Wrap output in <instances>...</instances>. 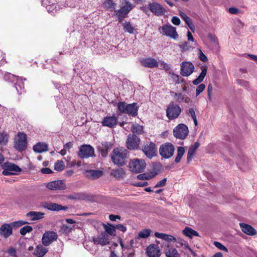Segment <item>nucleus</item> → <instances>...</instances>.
<instances>
[{
    "label": "nucleus",
    "instance_id": "obj_1",
    "mask_svg": "<svg viewBox=\"0 0 257 257\" xmlns=\"http://www.w3.org/2000/svg\"><path fill=\"white\" fill-rule=\"evenodd\" d=\"M128 151L123 148H115L112 151L111 160L114 164L122 166L128 158Z\"/></svg>",
    "mask_w": 257,
    "mask_h": 257
},
{
    "label": "nucleus",
    "instance_id": "obj_2",
    "mask_svg": "<svg viewBox=\"0 0 257 257\" xmlns=\"http://www.w3.org/2000/svg\"><path fill=\"white\" fill-rule=\"evenodd\" d=\"M117 106L118 110L122 113H126L133 117H135L138 115L139 107L137 103L134 102L127 104L124 101L119 102Z\"/></svg>",
    "mask_w": 257,
    "mask_h": 257
},
{
    "label": "nucleus",
    "instance_id": "obj_3",
    "mask_svg": "<svg viewBox=\"0 0 257 257\" xmlns=\"http://www.w3.org/2000/svg\"><path fill=\"white\" fill-rule=\"evenodd\" d=\"M182 112L181 107L174 101H171L166 109V116L169 120L178 118Z\"/></svg>",
    "mask_w": 257,
    "mask_h": 257
},
{
    "label": "nucleus",
    "instance_id": "obj_4",
    "mask_svg": "<svg viewBox=\"0 0 257 257\" xmlns=\"http://www.w3.org/2000/svg\"><path fill=\"white\" fill-rule=\"evenodd\" d=\"M142 151L146 157L149 159H152L157 155V146L152 142H147L143 145Z\"/></svg>",
    "mask_w": 257,
    "mask_h": 257
},
{
    "label": "nucleus",
    "instance_id": "obj_5",
    "mask_svg": "<svg viewBox=\"0 0 257 257\" xmlns=\"http://www.w3.org/2000/svg\"><path fill=\"white\" fill-rule=\"evenodd\" d=\"M175 151V147L171 143H166L161 145L159 148V153L161 156L165 159H169L172 157Z\"/></svg>",
    "mask_w": 257,
    "mask_h": 257
},
{
    "label": "nucleus",
    "instance_id": "obj_6",
    "mask_svg": "<svg viewBox=\"0 0 257 257\" xmlns=\"http://www.w3.org/2000/svg\"><path fill=\"white\" fill-rule=\"evenodd\" d=\"M140 138L134 134H130L126 141V147L130 150H136L139 148Z\"/></svg>",
    "mask_w": 257,
    "mask_h": 257
},
{
    "label": "nucleus",
    "instance_id": "obj_7",
    "mask_svg": "<svg viewBox=\"0 0 257 257\" xmlns=\"http://www.w3.org/2000/svg\"><path fill=\"white\" fill-rule=\"evenodd\" d=\"M15 148L19 151L25 150L27 147V136L23 133H19L15 138Z\"/></svg>",
    "mask_w": 257,
    "mask_h": 257
},
{
    "label": "nucleus",
    "instance_id": "obj_8",
    "mask_svg": "<svg viewBox=\"0 0 257 257\" xmlns=\"http://www.w3.org/2000/svg\"><path fill=\"white\" fill-rule=\"evenodd\" d=\"M94 154V148L89 145H83L80 146L78 156L81 159L88 158Z\"/></svg>",
    "mask_w": 257,
    "mask_h": 257
},
{
    "label": "nucleus",
    "instance_id": "obj_9",
    "mask_svg": "<svg viewBox=\"0 0 257 257\" xmlns=\"http://www.w3.org/2000/svg\"><path fill=\"white\" fill-rule=\"evenodd\" d=\"M173 134L176 138L183 140L188 134V127L184 124H179L174 129Z\"/></svg>",
    "mask_w": 257,
    "mask_h": 257
},
{
    "label": "nucleus",
    "instance_id": "obj_10",
    "mask_svg": "<svg viewBox=\"0 0 257 257\" xmlns=\"http://www.w3.org/2000/svg\"><path fill=\"white\" fill-rule=\"evenodd\" d=\"M145 167L146 163L142 159H135L130 163V168L134 172H141L144 170Z\"/></svg>",
    "mask_w": 257,
    "mask_h": 257
},
{
    "label": "nucleus",
    "instance_id": "obj_11",
    "mask_svg": "<svg viewBox=\"0 0 257 257\" xmlns=\"http://www.w3.org/2000/svg\"><path fill=\"white\" fill-rule=\"evenodd\" d=\"M120 4L119 9L116 10L115 12L126 16L134 8L133 4L127 0H120Z\"/></svg>",
    "mask_w": 257,
    "mask_h": 257
},
{
    "label": "nucleus",
    "instance_id": "obj_12",
    "mask_svg": "<svg viewBox=\"0 0 257 257\" xmlns=\"http://www.w3.org/2000/svg\"><path fill=\"white\" fill-rule=\"evenodd\" d=\"M162 29L161 33L163 35L169 36L174 39H177L178 38V35L176 32V28L172 26L171 25H165L160 28Z\"/></svg>",
    "mask_w": 257,
    "mask_h": 257
},
{
    "label": "nucleus",
    "instance_id": "obj_13",
    "mask_svg": "<svg viewBox=\"0 0 257 257\" xmlns=\"http://www.w3.org/2000/svg\"><path fill=\"white\" fill-rule=\"evenodd\" d=\"M194 70V65L190 62H183L181 65L180 73L183 76H190Z\"/></svg>",
    "mask_w": 257,
    "mask_h": 257
},
{
    "label": "nucleus",
    "instance_id": "obj_14",
    "mask_svg": "<svg viewBox=\"0 0 257 257\" xmlns=\"http://www.w3.org/2000/svg\"><path fill=\"white\" fill-rule=\"evenodd\" d=\"M93 241L95 245L104 246L110 244L108 235L105 232H102L96 237H93Z\"/></svg>",
    "mask_w": 257,
    "mask_h": 257
},
{
    "label": "nucleus",
    "instance_id": "obj_15",
    "mask_svg": "<svg viewBox=\"0 0 257 257\" xmlns=\"http://www.w3.org/2000/svg\"><path fill=\"white\" fill-rule=\"evenodd\" d=\"M57 234L54 231H47L44 233L42 241L43 245L48 246L57 239Z\"/></svg>",
    "mask_w": 257,
    "mask_h": 257
},
{
    "label": "nucleus",
    "instance_id": "obj_16",
    "mask_svg": "<svg viewBox=\"0 0 257 257\" xmlns=\"http://www.w3.org/2000/svg\"><path fill=\"white\" fill-rule=\"evenodd\" d=\"M21 171V169L18 165L8 162L6 163L3 174L4 175H16L17 172H20Z\"/></svg>",
    "mask_w": 257,
    "mask_h": 257
},
{
    "label": "nucleus",
    "instance_id": "obj_17",
    "mask_svg": "<svg viewBox=\"0 0 257 257\" xmlns=\"http://www.w3.org/2000/svg\"><path fill=\"white\" fill-rule=\"evenodd\" d=\"M146 254L149 257H160L161 251L158 245L152 243L147 247Z\"/></svg>",
    "mask_w": 257,
    "mask_h": 257
},
{
    "label": "nucleus",
    "instance_id": "obj_18",
    "mask_svg": "<svg viewBox=\"0 0 257 257\" xmlns=\"http://www.w3.org/2000/svg\"><path fill=\"white\" fill-rule=\"evenodd\" d=\"M94 196L84 193H76L68 196V198L73 200H82L86 201H94Z\"/></svg>",
    "mask_w": 257,
    "mask_h": 257
},
{
    "label": "nucleus",
    "instance_id": "obj_19",
    "mask_svg": "<svg viewBox=\"0 0 257 257\" xmlns=\"http://www.w3.org/2000/svg\"><path fill=\"white\" fill-rule=\"evenodd\" d=\"M47 187L51 190H63L66 189V186L62 180L50 182L47 184Z\"/></svg>",
    "mask_w": 257,
    "mask_h": 257
},
{
    "label": "nucleus",
    "instance_id": "obj_20",
    "mask_svg": "<svg viewBox=\"0 0 257 257\" xmlns=\"http://www.w3.org/2000/svg\"><path fill=\"white\" fill-rule=\"evenodd\" d=\"M149 8L156 16L163 15L166 12L165 9L161 5L157 3H150Z\"/></svg>",
    "mask_w": 257,
    "mask_h": 257
},
{
    "label": "nucleus",
    "instance_id": "obj_21",
    "mask_svg": "<svg viewBox=\"0 0 257 257\" xmlns=\"http://www.w3.org/2000/svg\"><path fill=\"white\" fill-rule=\"evenodd\" d=\"M140 62L142 66L150 68L157 67L159 65L158 61L155 58L150 57L142 59Z\"/></svg>",
    "mask_w": 257,
    "mask_h": 257
},
{
    "label": "nucleus",
    "instance_id": "obj_22",
    "mask_svg": "<svg viewBox=\"0 0 257 257\" xmlns=\"http://www.w3.org/2000/svg\"><path fill=\"white\" fill-rule=\"evenodd\" d=\"M117 123V118L115 116H106L104 117L101 123L103 126L110 128L114 127Z\"/></svg>",
    "mask_w": 257,
    "mask_h": 257
},
{
    "label": "nucleus",
    "instance_id": "obj_23",
    "mask_svg": "<svg viewBox=\"0 0 257 257\" xmlns=\"http://www.w3.org/2000/svg\"><path fill=\"white\" fill-rule=\"evenodd\" d=\"M44 207L48 210L54 211H58L62 210H66L68 209V207L66 206H63L61 205L50 202H46Z\"/></svg>",
    "mask_w": 257,
    "mask_h": 257
},
{
    "label": "nucleus",
    "instance_id": "obj_24",
    "mask_svg": "<svg viewBox=\"0 0 257 257\" xmlns=\"http://www.w3.org/2000/svg\"><path fill=\"white\" fill-rule=\"evenodd\" d=\"M239 225L242 231L244 233L250 236L256 234V231L251 225L243 223H240Z\"/></svg>",
    "mask_w": 257,
    "mask_h": 257
},
{
    "label": "nucleus",
    "instance_id": "obj_25",
    "mask_svg": "<svg viewBox=\"0 0 257 257\" xmlns=\"http://www.w3.org/2000/svg\"><path fill=\"white\" fill-rule=\"evenodd\" d=\"M13 227L11 223L4 224L0 228V234L8 238L12 234Z\"/></svg>",
    "mask_w": 257,
    "mask_h": 257
},
{
    "label": "nucleus",
    "instance_id": "obj_26",
    "mask_svg": "<svg viewBox=\"0 0 257 257\" xmlns=\"http://www.w3.org/2000/svg\"><path fill=\"white\" fill-rule=\"evenodd\" d=\"M171 93L176 101L179 103L184 102L186 103H188L191 100L190 97L182 93L172 92Z\"/></svg>",
    "mask_w": 257,
    "mask_h": 257
},
{
    "label": "nucleus",
    "instance_id": "obj_27",
    "mask_svg": "<svg viewBox=\"0 0 257 257\" xmlns=\"http://www.w3.org/2000/svg\"><path fill=\"white\" fill-rule=\"evenodd\" d=\"M200 146V143L198 142H196L194 143V145L191 146L189 147V150L187 153V163H189L190 161L193 158L194 154L196 151V150Z\"/></svg>",
    "mask_w": 257,
    "mask_h": 257
},
{
    "label": "nucleus",
    "instance_id": "obj_28",
    "mask_svg": "<svg viewBox=\"0 0 257 257\" xmlns=\"http://www.w3.org/2000/svg\"><path fill=\"white\" fill-rule=\"evenodd\" d=\"M44 213L37 211H30L26 214V216L29 217L32 221L42 219L44 217Z\"/></svg>",
    "mask_w": 257,
    "mask_h": 257
},
{
    "label": "nucleus",
    "instance_id": "obj_29",
    "mask_svg": "<svg viewBox=\"0 0 257 257\" xmlns=\"http://www.w3.org/2000/svg\"><path fill=\"white\" fill-rule=\"evenodd\" d=\"M34 151L36 153H41L47 151L48 150V145L44 143H38L33 146Z\"/></svg>",
    "mask_w": 257,
    "mask_h": 257
},
{
    "label": "nucleus",
    "instance_id": "obj_30",
    "mask_svg": "<svg viewBox=\"0 0 257 257\" xmlns=\"http://www.w3.org/2000/svg\"><path fill=\"white\" fill-rule=\"evenodd\" d=\"M110 175L117 179L123 178L125 176V172L123 169L119 168L112 170Z\"/></svg>",
    "mask_w": 257,
    "mask_h": 257
},
{
    "label": "nucleus",
    "instance_id": "obj_31",
    "mask_svg": "<svg viewBox=\"0 0 257 257\" xmlns=\"http://www.w3.org/2000/svg\"><path fill=\"white\" fill-rule=\"evenodd\" d=\"M104 7L107 10L113 12L115 11L116 4L112 0H105L103 3Z\"/></svg>",
    "mask_w": 257,
    "mask_h": 257
},
{
    "label": "nucleus",
    "instance_id": "obj_32",
    "mask_svg": "<svg viewBox=\"0 0 257 257\" xmlns=\"http://www.w3.org/2000/svg\"><path fill=\"white\" fill-rule=\"evenodd\" d=\"M109 226H107L106 224H103V228L105 230V232L107 233V234H109L111 236H115L116 235V229L114 225H112L110 224H108Z\"/></svg>",
    "mask_w": 257,
    "mask_h": 257
},
{
    "label": "nucleus",
    "instance_id": "obj_33",
    "mask_svg": "<svg viewBox=\"0 0 257 257\" xmlns=\"http://www.w3.org/2000/svg\"><path fill=\"white\" fill-rule=\"evenodd\" d=\"M122 26L124 32L130 34H134L135 31L137 30L130 22L125 21L122 24Z\"/></svg>",
    "mask_w": 257,
    "mask_h": 257
},
{
    "label": "nucleus",
    "instance_id": "obj_34",
    "mask_svg": "<svg viewBox=\"0 0 257 257\" xmlns=\"http://www.w3.org/2000/svg\"><path fill=\"white\" fill-rule=\"evenodd\" d=\"M48 251L47 248L42 245H38L35 249V254L38 257H43Z\"/></svg>",
    "mask_w": 257,
    "mask_h": 257
},
{
    "label": "nucleus",
    "instance_id": "obj_35",
    "mask_svg": "<svg viewBox=\"0 0 257 257\" xmlns=\"http://www.w3.org/2000/svg\"><path fill=\"white\" fill-rule=\"evenodd\" d=\"M207 73V68H204L202 70L201 72L200 73L199 76L196 78L195 80L193 81V84L194 85H198L200 83H201L203 80L204 79L205 76L206 75Z\"/></svg>",
    "mask_w": 257,
    "mask_h": 257
},
{
    "label": "nucleus",
    "instance_id": "obj_36",
    "mask_svg": "<svg viewBox=\"0 0 257 257\" xmlns=\"http://www.w3.org/2000/svg\"><path fill=\"white\" fill-rule=\"evenodd\" d=\"M183 233L184 235L189 237H192V236H199V234L196 231L188 227H186L183 230Z\"/></svg>",
    "mask_w": 257,
    "mask_h": 257
},
{
    "label": "nucleus",
    "instance_id": "obj_37",
    "mask_svg": "<svg viewBox=\"0 0 257 257\" xmlns=\"http://www.w3.org/2000/svg\"><path fill=\"white\" fill-rule=\"evenodd\" d=\"M185 153V149L182 147H179L177 150V156L175 159V162L178 163L180 162L181 158Z\"/></svg>",
    "mask_w": 257,
    "mask_h": 257
},
{
    "label": "nucleus",
    "instance_id": "obj_38",
    "mask_svg": "<svg viewBox=\"0 0 257 257\" xmlns=\"http://www.w3.org/2000/svg\"><path fill=\"white\" fill-rule=\"evenodd\" d=\"M167 257H180V254L174 248H169L165 252Z\"/></svg>",
    "mask_w": 257,
    "mask_h": 257
},
{
    "label": "nucleus",
    "instance_id": "obj_39",
    "mask_svg": "<svg viewBox=\"0 0 257 257\" xmlns=\"http://www.w3.org/2000/svg\"><path fill=\"white\" fill-rule=\"evenodd\" d=\"M151 230L150 229H145L139 231L138 234V238H146L148 237L151 234Z\"/></svg>",
    "mask_w": 257,
    "mask_h": 257
},
{
    "label": "nucleus",
    "instance_id": "obj_40",
    "mask_svg": "<svg viewBox=\"0 0 257 257\" xmlns=\"http://www.w3.org/2000/svg\"><path fill=\"white\" fill-rule=\"evenodd\" d=\"M131 131L133 134L136 133L138 135H140L143 133V127L138 124H133L131 127Z\"/></svg>",
    "mask_w": 257,
    "mask_h": 257
},
{
    "label": "nucleus",
    "instance_id": "obj_41",
    "mask_svg": "<svg viewBox=\"0 0 257 257\" xmlns=\"http://www.w3.org/2000/svg\"><path fill=\"white\" fill-rule=\"evenodd\" d=\"M59 9V6L57 4H53L52 5H49L47 7V9L49 13L54 14L56 13Z\"/></svg>",
    "mask_w": 257,
    "mask_h": 257
},
{
    "label": "nucleus",
    "instance_id": "obj_42",
    "mask_svg": "<svg viewBox=\"0 0 257 257\" xmlns=\"http://www.w3.org/2000/svg\"><path fill=\"white\" fill-rule=\"evenodd\" d=\"M88 173L93 179L98 178L102 175V171L98 170H90Z\"/></svg>",
    "mask_w": 257,
    "mask_h": 257
},
{
    "label": "nucleus",
    "instance_id": "obj_43",
    "mask_svg": "<svg viewBox=\"0 0 257 257\" xmlns=\"http://www.w3.org/2000/svg\"><path fill=\"white\" fill-rule=\"evenodd\" d=\"M18 77L15 76L11 73H8L4 76V79L6 81L15 82L16 80H18Z\"/></svg>",
    "mask_w": 257,
    "mask_h": 257
},
{
    "label": "nucleus",
    "instance_id": "obj_44",
    "mask_svg": "<svg viewBox=\"0 0 257 257\" xmlns=\"http://www.w3.org/2000/svg\"><path fill=\"white\" fill-rule=\"evenodd\" d=\"M54 169L57 171H61L64 169V163L62 160L57 161L54 165Z\"/></svg>",
    "mask_w": 257,
    "mask_h": 257
},
{
    "label": "nucleus",
    "instance_id": "obj_45",
    "mask_svg": "<svg viewBox=\"0 0 257 257\" xmlns=\"http://www.w3.org/2000/svg\"><path fill=\"white\" fill-rule=\"evenodd\" d=\"M9 139V136L6 133H0V145H5Z\"/></svg>",
    "mask_w": 257,
    "mask_h": 257
},
{
    "label": "nucleus",
    "instance_id": "obj_46",
    "mask_svg": "<svg viewBox=\"0 0 257 257\" xmlns=\"http://www.w3.org/2000/svg\"><path fill=\"white\" fill-rule=\"evenodd\" d=\"M33 230V228L31 226L26 225L21 228L20 233L22 235H25L27 233H29Z\"/></svg>",
    "mask_w": 257,
    "mask_h": 257
},
{
    "label": "nucleus",
    "instance_id": "obj_47",
    "mask_svg": "<svg viewBox=\"0 0 257 257\" xmlns=\"http://www.w3.org/2000/svg\"><path fill=\"white\" fill-rule=\"evenodd\" d=\"M28 222L27 221H23V220H19L17 221H15L11 223L12 226V227H19L24 224H27Z\"/></svg>",
    "mask_w": 257,
    "mask_h": 257
},
{
    "label": "nucleus",
    "instance_id": "obj_48",
    "mask_svg": "<svg viewBox=\"0 0 257 257\" xmlns=\"http://www.w3.org/2000/svg\"><path fill=\"white\" fill-rule=\"evenodd\" d=\"M16 81L17 82L15 84V87L17 91L19 92L20 90L24 88V84L23 82L20 81L19 78H18V80Z\"/></svg>",
    "mask_w": 257,
    "mask_h": 257
},
{
    "label": "nucleus",
    "instance_id": "obj_49",
    "mask_svg": "<svg viewBox=\"0 0 257 257\" xmlns=\"http://www.w3.org/2000/svg\"><path fill=\"white\" fill-rule=\"evenodd\" d=\"M213 244L220 250L225 251L226 252L228 251V249L224 245L218 241H214Z\"/></svg>",
    "mask_w": 257,
    "mask_h": 257
},
{
    "label": "nucleus",
    "instance_id": "obj_50",
    "mask_svg": "<svg viewBox=\"0 0 257 257\" xmlns=\"http://www.w3.org/2000/svg\"><path fill=\"white\" fill-rule=\"evenodd\" d=\"M154 235L155 237L161 238L165 241H167L168 240V234H167L156 232L154 234Z\"/></svg>",
    "mask_w": 257,
    "mask_h": 257
},
{
    "label": "nucleus",
    "instance_id": "obj_51",
    "mask_svg": "<svg viewBox=\"0 0 257 257\" xmlns=\"http://www.w3.org/2000/svg\"><path fill=\"white\" fill-rule=\"evenodd\" d=\"M179 15L181 18L185 22L186 24L188 23L192 20L187 15L182 12H180Z\"/></svg>",
    "mask_w": 257,
    "mask_h": 257
},
{
    "label": "nucleus",
    "instance_id": "obj_52",
    "mask_svg": "<svg viewBox=\"0 0 257 257\" xmlns=\"http://www.w3.org/2000/svg\"><path fill=\"white\" fill-rule=\"evenodd\" d=\"M205 85L204 84H200L199 86H198L196 88V96L199 95L200 93H201L205 89Z\"/></svg>",
    "mask_w": 257,
    "mask_h": 257
},
{
    "label": "nucleus",
    "instance_id": "obj_53",
    "mask_svg": "<svg viewBox=\"0 0 257 257\" xmlns=\"http://www.w3.org/2000/svg\"><path fill=\"white\" fill-rule=\"evenodd\" d=\"M114 15L117 18L118 21L119 23L122 22V20L124 18H126L127 16L121 14L120 13H117V12L114 11Z\"/></svg>",
    "mask_w": 257,
    "mask_h": 257
},
{
    "label": "nucleus",
    "instance_id": "obj_54",
    "mask_svg": "<svg viewBox=\"0 0 257 257\" xmlns=\"http://www.w3.org/2000/svg\"><path fill=\"white\" fill-rule=\"evenodd\" d=\"M167 182V179L164 178L163 179L161 180L159 182H158L156 185L155 186V188H158V187H164L166 185Z\"/></svg>",
    "mask_w": 257,
    "mask_h": 257
},
{
    "label": "nucleus",
    "instance_id": "obj_55",
    "mask_svg": "<svg viewBox=\"0 0 257 257\" xmlns=\"http://www.w3.org/2000/svg\"><path fill=\"white\" fill-rule=\"evenodd\" d=\"M208 38L210 40V41L214 44L215 46H216L218 44L217 39L214 35L209 34L208 35Z\"/></svg>",
    "mask_w": 257,
    "mask_h": 257
},
{
    "label": "nucleus",
    "instance_id": "obj_56",
    "mask_svg": "<svg viewBox=\"0 0 257 257\" xmlns=\"http://www.w3.org/2000/svg\"><path fill=\"white\" fill-rule=\"evenodd\" d=\"M186 113H187V114L191 116L192 118H193L196 117L194 109L192 107L189 108V109L188 110H187Z\"/></svg>",
    "mask_w": 257,
    "mask_h": 257
},
{
    "label": "nucleus",
    "instance_id": "obj_57",
    "mask_svg": "<svg viewBox=\"0 0 257 257\" xmlns=\"http://www.w3.org/2000/svg\"><path fill=\"white\" fill-rule=\"evenodd\" d=\"M212 85L211 83H210L207 87V95L208 98L210 100H211V92L212 91Z\"/></svg>",
    "mask_w": 257,
    "mask_h": 257
},
{
    "label": "nucleus",
    "instance_id": "obj_58",
    "mask_svg": "<svg viewBox=\"0 0 257 257\" xmlns=\"http://www.w3.org/2000/svg\"><path fill=\"white\" fill-rule=\"evenodd\" d=\"M160 66L162 67V69L166 71L170 70L171 68L170 66L168 64L165 63L164 61L161 62Z\"/></svg>",
    "mask_w": 257,
    "mask_h": 257
},
{
    "label": "nucleus",
    "instance_id": "obj_59",
    "mask_svg": "<svg viewBox=\"0 0 257 257\" xmlns=\"http://www.w3.org/2000/svg\"><path fill=\"white\" fill-rule=\"evenodd\" d=\"M189 46L187 42H183L180 45V48L183 51H187L189 49Z\"/></svg>",
    "mask_w": 257,
    "mask_h": 257
},
{
    "label": "nucleus",
    "instance_id": "obj_60",
    "mask_svg": "<svg viewBox=\"0 0 257 257\" xmlns=\"http://www.w3.org/2000/svg\"><path fill=\"white\" fill-rule=\"evenodd\" d=\"M7 252L10 255L14 257L16 256V250L14 248L10 247V248L8 249Z\"/></svg>",
    "mask_w": 257,
    "mask_h": 257
},
{
    "label": "nucleus",
    "instance_id": "obj_61",
    "mask_svg": "<svg viewBox=\"0 0 257 257\" xmlns=\"http://www.w3.org/2000/svg\"><path fill=\"white\" fill-rule=\"evenodd\" d=\"M172 22L174 25L178 26L180 24V20L178 17L174 16L172 18Z\"/></svg>",
    "mask_w": 257,
    "mask_h": 257
},
{
    "label": "nucleus",
    "instance_id": "obj_62",
    "mask_svg": "<svg viewBox=\"0 0 257 257\" xmlns=\"http://www.w3.org/2000/svg\"><path fill=\"white\" fill-rule=\"evenodd\" d=\"M115 227V229H117L123 232H124L126 230V227L122 224H119L116 225Z\"/></svg>",
    "mask_w": 257,
    "mask_h": 257
},
{
    "label": "nucleus",
    "instance_id": "obj_63",
    "mask_svg": "<svg viewBox=\"0 0 257 257\" xmlns=\"http://www.w3.org/2000/svg\"><path fill=\"white\" fill-rule=\"evenodd\" d=\"M151 177L149 175H146L145 174H140L138 176V178L140 180H148Z\"/></svg>",
    "mask_w": 257,
    "mask_h": 257
},
{
    "label": "nucleus",
    "instance_id": "obj_64",
    "mask_svg": "<svg viewBox=\"0 0 257 257\" xmlns=\"http://www.w3.org/2000/svg\"><path fill=\"white\" fill-rule=\"evenodd\" d=\"M101 145H102V148H101L102 149L107 150V151L110 149V147L109 144L106 142H103L101 143Z\"/></svg>",
    "mask_w": 257,
    "mask_h": 257
}]
</instances>
